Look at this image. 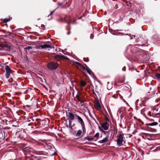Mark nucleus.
<instances>
[{"label": "nucleus", "mask_w": 160, "mask_h": 160, "mask_svg": "<svg viewBox=\"0 0 160 160\" xmlns=\"http://www.w3.org/2000/svg\"><path fill=\"white\" fill-rule=\"evenodd\" d=\"M71 122L70 121H69V124L70 123L71 124Z\"/></svg>", "instance_id": "c756f323"}, {"label": "nucleus", "mask_w": 160, "mask_h": 160, "mask_svg": "<svg viewBox=\"0 0 160 160\" xmlns=\"http://www.w3.org/2000/svg\"><path fill=\"white\" fill-rule=\"evenodd\" d=\"M54 11H55V10H54L53 11L51 12L50 13L49 15L48 16V17L50 15H51L52 14V13L54 12Z\"/></svg>", "instance_id": "393cba45"}, {"label": "nucleus", "mask_w": 160, "mask_h": 160, "mask_svg": "<svg viewBox=\"0 0 160 160\" xmlns=\"http://www.w3.org/2000/svg\"><path fill=\"white\" fill-rule=\"evenodd\" d=\"M108 84H109V82H108Z\"/></svg>", "instance_id": "473e14b6"}, {"label": "nucleus", "mask_w": 160, "mask_h": 160, "mask_svg": "<svg viewBox=\"0 0 160 160\" xmlns=\"http://www.w3.org/2000/svg\"><path fill=\"white\" fill-rule=\"evenodd\" d=\"M101 127L104 130H107L108 129L109 125L107 122H105L101 125Z\"/></svg>", "instance_id": "6e6552de"}, {"label": "nucleus", "mask_w": 160, "mask_h": 160, "mask_svg": "<svg viewBox=\"0 0 160 160\" xmlns=\"http://www.w3.org/2000/svg\"><path fill=\"white\" fill-rule=\"evenodd\" d=\"M108 139V136H107L106 137L103 138L102 140H101L99 141V142L100 143H102L107 142Z\"/></svg>", "instance_id": "9d476101"}, {"label": "nucleus", "mask_w": 160, "mask_h": 160, "mask_svg": "<svg viewBox=\"0 0 160 160\" xmlns=\"http://www.w3.org/2000/svg\"><path fill=\"white\" fill-rule=\"evenodd\" d=\"M96 107H97V108L98 109H101V107L100 105V103L99 102H97V104L96 105Z\"/></svg>", "instance_id": "dca6fc26"}, {"label": "nucleus", "mask_w": 160, "mask_h": 160, "mask_svg": "<svg viewBox=\"0 0 160 160\" xmlns=\"http://www.w3.org/2000/svg\"><path fill=\"white\" fill-rule=\"evenodd\" d=\"M55 59L57 60L58 61H59L60 60L63 59L64 58L66 59H67L68 58H67L65 57L63 55H56L55 56Z\"/></svg>", "instance_id": "0eeeda50"}, {"label": "nucleus", "mask_w": 160, "mask_h": 160, "mask_svg": "<svg viewBox=\"0 0 160 160\" xmlns=\"http://www.w3.org/2000/svg\"><path fill=\"white\" fill-rule=\"evenodd\" d=\"M77 97L78 99L79 102H80L81 103H83L85 102V101L84 100H81L79 96H78V95H77Z\"/></svg>", "instance_id": "4468645a"}, {"label": "nucleus", "mask_w": 160, "mask_h": 160, "mask_svg": "<svg viewBox=\"0 0 160 160\" xmlns=\"http://www.w3.org/2000/svg\"><path fill=\"white\" fill-rule=\"evenodd\" d=\"M139 101V100H136V105H137L138 106V102Z\"/></svg>", "instance_id": "bb28decb"}, {"label": "nucleus", "mask_w": 160, "mask_h": 160, "mask_svg": "<svg viewBox=\"0 0 160 160\" xmlns=\"http://www.w3.org/2000/svg\"><path fill=\"white\" fill-rule=\"evenodd\" d=\"M27 90H26V91H25V92H24V93H27Z\"/></svg>", "instance_id": "c85d7f7f"}, {"label": "nucleus", "mask_w": 160, "mask_h": 160, "mask_svg": "<svg viewBox=\"0 0 160 160\" xmlns=\"http://www.w3.org/2000/svg\"><path fill=\"white\" fill-rule=\"evenodd\" d=\"M75 117L78 120V122L81 125L84 124V123L81 118L77 115V114H75Z\"/></svg>", "instance_id": "423d86ee"}, {"label": "nucleus", "mask_w": 160, "mask_h": 160, "mask_svg": "<svg viewBox=\"0 0 160 160\" xmlns=\"http://www.w3.org/2000/svg\"><path fill=\"white\" fill-rule=\"evenodd\" d=\"M76 63L77 64V67L78 69L82 68L83 70H86L90 75L91 74V71L87 67L82 66L81 64L78 62H76Z\"/></svg>", "instance_id": "f257e3e1"}, {"label": "nucleus", "mask_w": 160, "mask_h": 160, "mask_svg": "<svg viewBox=\"0 0 160 160\" xmlns=\"http://www.w3.org/2000/svg\"><path fill=\"white\" fill-rule=\"evenodd\" d=\"M123 134H119L117 136V144L119 146H121L122 145V142L123 140Z\"/></svg>", "instance_id": "f03ea898"}, {"label": "nucleus", "mask_w": 160, "mask_h": 160, "mask_svg": "<svg viewBox=\"0 0 160 160\" xmlns=\"http://www.w3.org/2000/svg\"><path fill=\"white\" fill-rule=\"evenodd\" d=\"M5 69L6 71L5 73V77L7 78H8L10 76V74L11 73V68L8 66H5Z\"/></svg>", "instance_id": "7ed1b4c3"}, {"label": "nucleus", "mask_w": 160, "mask_h": 160, "mask_svg": "<svg viewBox=\"0 0 160 160\" xmlns=\"http://www.w3.org/2000/svg\"><path fill=\"white\" fill-rule=\"evenodd\" d=\"M139 106L141 108H142L143 107H145L146 106V105L145 103L144 102H142V103H139Z\"/></svg>", "instance_id": "2eb2a0df"}, {"label": "nucleus", "mask_w": 160, "mask_h": 160, "mask_svg": "<svg viewBox=\"0 0 160 160\" xmlns=\"http://www.w3.org/2000/svg\"><path fill=\"white\" fill-rule=\"evenodd\" d=\"M32 49V48L31 47L28 46L24 48V49H26L28 50H30Z\"/></svg>", "instance_id": "4be33fe9"}, {"label": "nucleus", "mask_w": 160, "mask_h": 160, "mask_svg": "<svg viewBox=\"0 0 160 160\" xmlns=\"http://www.w3.org/2000/svg\"><path fill=\"white\" fill-rule=\"evenodd\" d=\"M102 132H103V133H105V132L104 131H102Z\"/></svg>", "instance_id": "7c9ffc66"}, {"label": "nucleus", "mask_w": 160, "mask_h": 160, "mask_svg": "<svg viewBox=\"0 0 160 160\" xmlns=\"http://www.w3.org/2000/svg\"><path fill=\"white\" fill-rule=\"evenodd\" d=\"M156 77L158 79H160V74L158 73L156 75Z\"/></svg>", "instance_id": "b1692460"}, {"label": "nucleus", "mask_w": 160, "mask_h": 160, "mask_svg": "<svg viewBox=\"0 0 160 160\" xmlns=\"http://www.w3.org/2000/svg\"><path fill=\"white\" fill-rule=\"evenodd\" d=\"M86 84V83L84 81H81V85L83 87L85 86Z\"/></svg>", "instance_id": "412c9836"}, {"label": "nucleus", "mask_w": 160, "mask_h": 160, "mask_svg": "<svg viewBox=\"0 0 160 160\" xmlns=\"http://www.w3.org/2000/svg\"><path fill=\"white\" fill-rule=\"evenodd\" d=\"M36 48L38 49H45L47 48H52V46L48 45L47 44H44L43 45H37L36 47Z\"/></svg>", "instance_id": "20e7f679"}, {"label": "nucleus", "mask_w": 160, "mask_h": 160, "mask_svg": "<svg viewBox=\"0 0 160 160\" xmlns=\"http://www.w3.org/2000/svg\"><path fill=\"white\" fill-rule=\"evenodd\" d=\"M82 127V128L83 131V132L84 134L85 133H86V128L85 127V124L82 125H81Z\"/></svg>", "instance_id": "ddd939ff"}, {"label": "nucleus", "mask_w": 160, "mask_h": 160, "mask_svg": "<svg viewBox=\"0 0 160 160\" xmlns=\"http://www.w3.org/2000/svg\"><path fill=\"white\" fill-rule=\"evenodd\" d=\"M124 109V108L123 107H121V108H120L118 110V112L119 113H121V112L122 110H123Z\"/></svg>", "instance_id": "a211bd4d"}, {"label": "nucleus", "mask_w": 160, "mask_h": 160, "mask_svg": "<svg viewBox=\"0 0 160 160\" xmlns=\"http://www.w3.org/2000/svg\"><path fill=\"white\" fill-rule=\"evenodd\" d=\"M0 65L1 67H4L5 65L4 63H1L0 64Z\"/></svg>", "instance_id": "a878e982"}, {"label": "nucleus", "mask_w": 160, "mask_h": 160, "mask_svg": "<svg viewBox=\"0 0 160 160\" xmlns=\"http://www.w3.org/2000/svg\"><path fill=\"white\" fill-rule=\"evenodd\" d=\"M158 124V122H154L151 123H147L146 124V126H156Z\"/></svg>", "instance_id": "9b49d317"}, {"label": "nucleus", "mask_w": 160, "mask_h": 160, "mask_svg": "<svg viewBox=\"0 0 160 160\" xmlns=\"http://www.w3.org/2000/svg\"><path fill=\"white\" fill-rule=\"evenodd\" d=\"M58 64L56 62H52L48 64V67L51 69H55L58 67Z\"/></svg>", "instance_id": "39448f33"}, {"label": "nucleus", "mask_w": 160, "mask_h": 160, "mask_svg": "<svg viewBox=\"0 0 160 160\" xmlns=\"http://www.w3.org/2000/svg\"><path fill=\"white\" fill-rule=\"evenodd\" d=\"M10 19L8 18L4 19V22H8L10 21Z\"/></svg>", "instance_id": "5701e85b"}, {"label": "nucleus", "mask_w": 160, "mask_h": 160, "mask_svg": "<svg viewBox=\"0 0 160 160\" xmlns=\"http://www.w3.org/2000/svg\"><path fill=\"white\" fill-rule=\"evenodd\" d=\"M82 132L81 130H78L76 134V136L77 137L80 136L82 133Z\"/></svg>", "instance_id": "f8f14e48"}, {"label": "nucleus", "mask_w": 160, "mask_h": 160, "mask_svg": "<svg viewBox=\"0 0 160 160\" xmlns=\"http://www.w3.org/2000/svg\"><path fill=\"white\" fill-rule=\"evenodd\" d=\"M68 115V118L71 120H74V117H75V115H74L72 113L69 112Z\"/></svg>", "instance_id": "1a4fd4ad"}, {"label": "nucleus", "mask_w": 160, "mask_h": 160, "mask_svg": "<svg viewBox=\"0 0 160 160\" xmlns=\"http://www.w3.org/2000/svg\"><path fill=\"white\" fill-rule=\"evenodd\" d=\"M93 139V138H90L88 137L85 138V139L88 140V141H91Z\"/></svg>", "instance_id": "f3484780"}, {"label": "nucleus", "mask_w": 160, "mask_h": 160, "mask_svg": "<svg viewBox=\"0 0 160 160\" xmlns=\"http://www.w3.org/2000/svg\"><path fill=\"white\" fill-rule=\"evenodd\" d=\"M70 34V32H68L67 33V34Z\"/></svg>", "instance_id": "2f4dec72"}, {"label": "nucleus", "mask_w": 160, "mask_h": 160, "mask_svg": "<svg viewBox=\"0 0 160 160\" xmlns=\"http://www.w3.org/2000/svg\"><path fill=\"white\" fill-rule=\"evenodd\" d=\"M99 135V133L98 132L95 134L94 137L96 138V140H97L98 138Z\"/></svg>", "instance_id": "aec40b11"}, {"label": "nucleus", "mask_w": 160, "mask_h": 160, "mask_svg": "<svg viewBox=\"0 0 160 160\" xmlns=\"http://www.w3.org/2000/svg\"><path fill=\"white\" fill-rule=\"evenodd\" d=\"M1 46L3 48L6 47L8 49H10V47L7 45L2 44Z\"/></svg>", "instance_id": "6ab92c4d"}, {"label": "nucleus", "mask_w": 160, "mask_h": 160, "mask_svg": "<svg viewBox=\"0 0 160 160\" xmlns=\"http://www.w3.org/2000/svg\"><path fill=\"white\" fill-rule=\"evenodd\" d=\"M94 36L92 34H91L90 35V38H91L92 39L93 37Z\"/></svg>", "instance_id": "cd10ccee"}]
</instances>
